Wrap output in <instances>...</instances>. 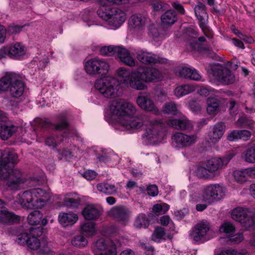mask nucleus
<instances>
[{"label":"nucleus","instance_id":"obj_1","mask_svg":"<svg viewBox=\"0 0 255 255\" xmlns=\"http://www.w3.org/2000/svg\"><path fill=\"white\" fill-rule=\"evenodd\" d=\"M110 112L124 129L133 131L140 128L144 124L145 128L142 135L143 138L153 143L163 139L162 121L154 120L145 122L140 118L134 117L136 109L132 104L122 99L114 100L110 105Z\"/></svg>","mask_w":255,"mask_h":255},{"label":"nucleus","instance_id":"obj_2","mask_svg":"<svg viewBox=\"0 0 255 255\" xmlns=\"http://www.w3.org/2000/svg\"><path fill=\"white\" fill-rule=\"evenodd\" d=\"M0 179L6 181V185L11 190H18L27 179L21 172L14 168L13 165L18 161V156L9 150L0 151Z\"/></svg>","mask_w":255,"mask_h":255},{"label":"nucleus","instance_id":"obj_3","mask_svg":"<svg viewBox=\"0 0 255 255\" xmlns=\"http://www.w3.org/2000/svg\"><path fill=\"white\" fill-rule=\"evenodd\" d=\"M51 197L49 191L36 188L20 192L17 199L23 208L32 210L41 209L46 205Z\"/></svg>","mask_w":255,"mask_h":255},{"label":"nucleus","instance_id":"obj_4","mask_svg":"<svg viewBox=\"0 0 255 255\" xmlns=\"http://www.w3.org/2000/svg\"><path fill=\"white\" fill-rule=\"evenodd\" d=\"M133 74L136 80L134 83V87H136L138 91L146 90L147 86L146 83L159 81L162 78V73L153 67L139 66Z\"/></svg>","mask_w":255,"mask_h":255},{"label":"nucleus","instance_id":"obj_5","mask_svg":"<svg viewBox=\"0 0 255 255\" xmlns=\"http://www.w3.org/2000/svg\"><path fill=\"white\" fill-rule=\"evenodd\" d=\"M99 17L108 21L110 25L119 27L126 20L127 14L122 9L110 7L100 6L97 10Z\"/></svg>","mask_w":255,"mask_h":255},{"label":"nucleus","instance_id":"obj_6","mask_svg":"<svg viewBox=\"0 0 255 255\" xmlns=\"http://www.w3.org/2000/svg\"><path fill=\"white\" fill-rule=\"evenodd\" d=\"M118 82L116 79L110 76H106L97 79L95 83L96 89L105 97L115 98L118 95Z\"/></svg>","mask_w":255,"mask_h":255},{"label":"nucleus","instance_id":"obj_7","mask_svg":"<svg viewBox=\"0 0 255 255\" xmlns=\"http://www.w3.org/2000/svg\"><path fill=\"white\" fill-rule=\"evenodd\" d=\"M225 189L219 184H211L205 186L200 194L201 201L212 204L220 200L224 196Z\"/></svg>","mask_w":255,"mask_h":255},{"label":"nucleus","instance_id":"obj_8","mask_svg":"<svg viewBox=\"0 0 255 255\" xmlns=\"http://www.w3.org/2000/svg\"><path fill=\"white\" fill-rule=\"evenodd\" d=\"M120 244L117 240L100 239L94 244L95 255H117V247Z\"/></svg>","mask_w":255,"mask_h":255},{"label":"nucleus","instance_id":"obj_9","mask_svg":"<svg viewBox=\"0 0 255 255\" xmlns=\"http://www.w3.org/2000/svg\"><path fill=\"white\" fill-rule=\"evenodd\" d=\"M109 68L108 62L99 58L89 60L85 64L86 72L92 75L105 74L109 71Z\"/></svg>","mask_w":255,"mask_h":255},{"label":"nucleus","instance_id":"obj_10","mask_svg":"<svg viewBox=\"0 0 255 255\" xmlns=\"http://www.w3.org/2000/svg\"><path fill=\"white\" fill-rule=\"evenodd\" d=\"M210 226L209 222L203 220L192 228L189 233L190 239L195 243H203L207 240L208 233L209 232Z\"/></svg>","mask_w":255,"mask_h":255},{"label":"nucleus","instance_id":"obj_11","mask_svg":"<svg viewBox=\"0 0 255 255\" xmlns=\"http://www.w3.org/2000/svg\"><path fill=\"white\" fill-rule=\"evenodd\" d=\"M26 47L20 42H15L0 49V59L7 56L14 59H20L26 52Z\"/></svg>","mask_w":255,"mask_h":255},{"label":"nucleus","instance_id":"obj_12","mask_svg":"<svg viewBox=\"0 0 255 255\" xmlns=\"http://www.w3.org/2000/svg\"><path fill=\"white\" fill-rule=\"evenodd\" d=\"M213 76L224 84H230L235 81L234 75L228 69L220 64H215L212 67Z\"/></svg>","mask_w":255,"mask_h":255},{"label":"nucleus","instance_id":"obj_13","mask_svg":"<svg viewBox=\"0 0 255 255\" xmlns=\"http://www.w3.org/2000/svg\"><path fill=\"white\" fill-rule=\"evenodd\" d=\"M130 214L128 209L124 206H115L108 212L109 216L116 219L124 226L129 222Z\"/></svg>","mask_w":255,"mask_h":255},{"label":"nucleus","instance_id":"obj_14","mask_svg":"<svg viewBox=\"0 0 255 255\" xmlns=\"http://www.w3.org/2000/svg\"><path fill=\"white\" fill-rule=\"evenodd\" d=\"M197 139L195 135H187L181 132H177L172 136V144L178 148H184L194 144Z\"/></svg>","mask_w":255,"mask_h":255},{"label":"nucleus","instance_id":"obj_15","mask_svg":"<svg viewBox=\"0 0 255 255\" xmlns=\"http://www.w3.org/2000/svg\"><path fill=\"white\" fill-rule=\"evenodd\" d=\"M136 103L140 108L145 111L152 113L155 115L159 114V109L147 94L138 96L136 98Z\"/></svg>","mask_w":255,"mask_h":255},{"label":"nucleus","instance_id":"obj_16","mask_svg":"<svg viewBox=\"0 0 255 255\" xmlns=\"http://www.w3.org/2000/svg\"><path fill=\"white\" fill-rule=\"evenodd\" d=\"M136 58L145 64L165 63L167 60L146 51L138 50L136 53Z\"/></svg>","mask_w":255,"mask_h":255},{"label":"nucleus","instance_id":"obj_17","mask_svg":"<svg viewBox=\"0 0 255 255\" xmlns=\"http://www.w3.org/2000/svg\"><path fill=\"white\" fill-rule=\"evenodd\" d=\"M136 71L137 68L129 71L124 68H120L117 70V73L122 83L125 84L127 86L131 89L136 90V88L134 87V83L136 82V80L133 74Z\"/></svg>","mask_w":255,"mask_h":255},{"label":"nucleus","instance_id":"obj_18","mask_svg":"<svg viewBox=\"0 0 255 255\" xmlns=\"http://www.w3.org/2000/svg\"><path fill=\"white\" fill-rule=\"evenodd\" d=\"M226 129L224 123L218 122L214 125L211 128L207 135L208 141L212 143L218 142L223 135Z\"/></svg>","mask_w":255,"mask_h":255},{"label":"nucleus","instance_id":"obj_19","mask_svg":"<svg viewBox=\"0 0 255 255\" xmlns=\"http://www.w3.org/2000/svg\"><path fill=\"white\" fill-rule=\"evenodd\" d=\"M176 74L179 77L194 81H203L201 75L197 70L186 67H182L176 70Z\"/></svg>","mask_w":255,"mask_h":255},{"label":"nucleus","instance_id":"obj_20","mask_svg":"<svg viewBox=\"0 0 255 255\" xmlns=\"http://www.w3.org/2000/svg\"><path fill=\"white\" fill-rule=\"evenodd\" d=\"M2 114L1 118H0V137L3 140L8 139L16 131L17 128L16 127L5 123L6 117L4 114L1 111Z\"/></svg>","mask_w":255,"mask_h":255},{"label":"nucleus","instance_id":"obj_21","mask_svg":"<svg viewBox=\"0 0 255 255\" xmlns=\"http://www.w3.org/2000/svg\"><path fill=\"white\" fill-rule=\"evenodd\" d=\"M167 125L176 129L181 130L189 129L193 128L192 122L186 117H182L179 119H170L167 122Z\"/></svg>","mask_w":255,"mask_h":255},{"label":"nucleus","instance_id":"obj_22","mask_svg":"<svg viewBox=\"0 0 255 255\" xmlns=\"http://www.w3.org/2000/svg\"><path fill=\"white\" fill-rule=\"evenodd\" d=\"M227 158H214L207 160L206 166L208 168L209 172L214 173L217 170L222 169L229 162Z\"/></svg>","mask_w":255,"mask_h":255},{"label":"nucleus","instance_id":"obj_23","mask_svg":"<svg viewBox=\"0 0 255 255\" xmlns=\"http://www.w3.org/2000/svg\"><path fill=\"white\" fill-rule=\"evenodd\" d=\"M116 54L117 55L123 63L130 67L135 65L134 59L130 55V54L127 49L120 46H118L117 49H116Z\"/></svg>","mask_w":255,"mask_h":255},{"label":"nucleus","instance_id":"obj_24","mask_svg":"<svg viewBox=\"0 0 255 255\" xmlns=\"http://www.w3.org/2000/svg\"><path fill=\"white\" fill-rule=\"evenodd\" d=\"M78 220V215L72 212H61L58 216V221L64 227L73 225Z\"/></svg>","mask_w":255,"mask_h":255},{"label":"nucleus","instance_id":"obj_25","mask_svg":"<svg viewBox=\"0 0 255 255\" xmlns=\"http://www.w3.org/2000/svg\"><path fill=\"white\" fill-rule=\"evenodd\" d=\"M82 215L86 220H96L100 217L101 213L95 206L88 205L82 210Z\"/></svg>","mask_w":255,"mask_h":255},{"label":"nucleus","instance_id":"obj_26","mask_svg":"<svg viewBox=\"0 0 255 255\" xmlns=\"http://www.w3.org/2000/svg\"><path fill=\"white\" fill-rule=\"evenodd\" d=\"M17 77L16 80L12 81L9 89L10 95L15 98L21 96L24 91V84L21 77L18 74H17Z\"/></svg>","mask_w":255,"mask_h":255},{"label":"nucleus","instance_id":"obj_27","mask_svg":"<svg viewBox=\"0 0 255 255\" xmlns=\"http://www.w3.org/2000/svg\"><path fill=\"white\" fill-rule=\"evenodd\" d=\"M250 213L249 209L243 207H238L232 211V218L234 220L241 223H244Z\"/></svg>","mask_w":255,"mask_h":255},{"label":"nucleus","instance_id":"obj_28","mask_svg":"<svg viewBox=\"0 0 255 255\" xmlns=\"http://www.w3.org/2000/svg\"><path fill=\"white\" fill-rule=\"evenodd\" d=\"M20 218L12 212H9L5 209L0 210V223L7 224L16 223L19 221Z\"/></svg>","mask_w":255,"mask_h":255},{"label":"nucleus","instance_id":"obj_29","mask_svg":"<svg viewBox=\"0 0 255 255\" xmlns=\"http://www.w3.org/2000/svg\"><path fill=\"white\" fill-rule=\"evenodd\" d=\"M197 86V85L196 84H184L179 86L175 89L174 95L176 97L180 98L195 91Z\"/></svg>","mask_w":255,"mask_h":255},{"label":"nucleus","instance_id":"obj_30","mask_svg":"<svg viewBox=\"0 0 255 255\" xmlns=\"http://www.w3.org/2000/svg\"><path fill=\"white\" fill-rule=\"evenodd\" d=\"M160 19L162 25L168 27L176 21L177 16L173 10H168L161 16Z\"/></svg>","mask_w":255,"mask_h":255},{"label":"nucleus","instance_id":"obj_31","mask_svg":"<svg viewBox=\"0 0 255 255\" xmlns=\"http://www.w3.org/2000/svg\"><path fill=\"white\" fill-rule=\"evenodd\" d=\"M17 74L14 73H7L0 80V90L4 92L9 88L12 83V81H15L17 78Z\"/></svg>","mask_w":255,"mask_h":255},{"label":"nucleus","instance_id":"obj_32","mask_svg":"<svg viewBox=\"0 0 255 255\" xmlns=\"http://www.w3.org/2000/svg\"><path fill=\"white\" fill-rule=\"evenodd\" d=\"M219 100L214 98H209L207 100L206 111L209 115H216L219 109Z\"/></svg>","mask_w":255,"mask_h":255},{"label":"nucleus","instance_id":"obj_33","mask_svg":"<svg viewBox=\"0 0 255 255\" xmlns=\"http://www.w3.org/2000/svg\"><path fill=\"white\" fill-rule=\"evenodd\" d=\"M128 24L132 28H141L145 25V18L140 14L132 15L129 18Z\"/></svg>","mask_w":255,"mask_h":255},{"label":"nucleus","instance_id":"obj_34","mask_svg":"<svg viewBox=\"0 0 255 255\" xmlns=\"http://www.w3.org/2000/svg\"><path fill=\"white\" fill-rule=\"evenodd\" d=\"M38 253L42 255H52L53 251V244L47 238H42Z\"/></svg>","mask_w":255,"mask_h":255},{"label":"nucleus","instance_id":"obj_35","mask_svg":"<svg viewBox=\"0 0 255 255\" xmlns=\"http://www.w3.org/2000/svg\"><path fill=\"white\" fill-rule=\"evenodd\" d=\"M206 6L201 2H198L194 7V11L197 18L204 23L208 17L206 11Z\"/></svg>","mask_w":255,"mask_h":255},{"label":"nucleus","instance_id":"obj_36","mask_svg":"<svg viewBox=\"0 0 255 255\" xmlns=\"http://www.w3.org/2000/svg\"><path fill=\"white\" fill-rule=\"evenodd\" d=\"M96 224L93 222L85 223L81 225V233L87 237L94 236L96 233Z\"/></svg>","mask_w":255,"mask_h":255},{"label":"nucleus","instance_id":"obj_37","mask_svg":"<svg viewBox=\"0 0 255 255\" xmlns=\"http://www.w3.org/2000/svg\"><path fill=\"white\" fill-rule=\"evenodd\" d=\"M97 189L99 192L107 195L114 194L117 190V188L114 185L104 182L98 184Z\"/></svg>","mask_w":255,"mask_h":255},{"label":"nucleus","instance_id":"obj_38","mask_svg":"<svg viewBox=\"0 0 255 255\" xmlns=\"http://www.w3.org/2000/svg\"><path fill=\"white\" fill-rule=\"evenodd\" d=\"M162 111L165 114L176 115L179 113V106L173 102L166 103L163 106Z\"/></svg>","mask_w":255,"mask_h":255},{"label":"nucleus","instance_id":"obj_39","mask_svg":"<svg viewBox=\"0 0 255 255\" xmlns=\"http://www.w3.org/2000/svg\"><path fill=\"white\" fill-rule=\"evenodd\" d=\"M42 214L38 210H34L31 212L28 216V222L31 225H38L41 220Z\"/></svg>","mask_w":255,"mask_h":255},{"label":"nucleus","instance_id":"obj_40","mask_svg":"<svg viewBox=\"0 0 255 255\" xmlns=\"http://www.w3.org/2000/svg\"><path fill=\"white\" fill-rule=\"evenodd\" d=\"M148 220L144 214H139L135 218L133 226L137 229L146 228L148 225Z\"/></svg>","mask_w":255,"mask_h":255},{"label":"nucleus","instance_id":"obj_41","mask_svg":"<svg viewBox=\"0 0 255 255\" xmlns=\"http://www.w3.org/2000/svg\"><path fill=\"white\" fill-rule=\"evenodd\" d=\"M71 243L73 246L76 247L83 248L88 245V242L83 235H79L73 238L71 240Z\"/></svg>","mask_w":255,"mask_h":255},{"label":"nucleus","instance_id":"obj_42","mask_svg":"<svg viewBox=\"0 0 255 255\" xmlns=\"http://www.w3.org/2000/svg\"><path fill=\"white\" fill-rule=\"evenodd\" d=\"M245 161L250 163H255V145L248 148L243 153Z\"/></svg>","mask_w":255,"mask_h":255},{"label":"nucleus","instance_id":"obj_43","mask_svg":"<svg viewBox=\"0 0 255 255\" xmlns=\"http://www.w3.org/2000/svg\"><path fill=\"white\" fill-rule=\"evenodd\" d=\"M41 239L32 236L29 239V241L27 242V246L28 248L31 250L38 252V249L40 245Z\"/></svg>","mask_w":255,"mask_h":255},{"label":"nucleus","instance_id":"obj_44","mask_svg":"<svg viewBox=\"0 0 255 255\" xmlns=\"http://www.w3.org/2000/svg\"><path fill=\"white\" fill-rule=\"evenodd\" d=\"M165 233L164 228L159 227H156L152 235V240L155 242H159L162 240L165 239Z\"/></svg>","mask_w":255,"mask_h":255},{"label":"nucleus","instance_id":"obj_45","mask_svg":"<svg viewBox=\"0 0 255 255\" xmlns=\"http://www.w3.org/2000/svg\"><path fill=\"white\" fill-rule=\"evenodd\" d=\"M80 203V200L78 198L73 197L72 195L68 194L65 197L63 203L67 207H75L78 206Z\"/></svg>","mask_w":255,"mask_h":255},{"label":"nucleus","instance_id":"obj_46","mask_svg":"<svg viewBox=\"0 0 255 255\" xmlns=\"http://www.w3.org/2000/svg\"><path fill=\"white\" fill-rule=\"evenodd\" d=\"M133 1L132 0H101L100 6L108 7L112 4H123Z\"/></svg>","mask_w":255,"mask_h":255},{"label":"nucleus","instance_id":"obj_47","mask_svg":"<svg viewBox=\"0 0 255 255\" xmlns=\"http://www.w3.org/2000/svg\"><path fill=\"white\" fill-rule=\"evenodd\" d=\"M237 127H249L252 128L254 127V123L252 121L248 120L245 116L240 118L236 123Z\"/></svg>","mask_w":255,"mask_h":255},{"label":"nucleus","instance_id":"obj_48","mask_svg":"<svg viewBox=\"0 0 255 255\" xmlns=\"http://www.w3.org/2000/svg\"><path fill=\"white\" fill-rule=\"evenodd\" d=\"M235 180L239 183H244L248 180L245 170H237L233 172Z\"/></svg>","mask_w":255,"mask_h":255},{"label":"nucleus","instance_id":"obj_49","mask_svg":"<svg viewBox=\"0 0 255 255\" xmlns=\"http://www.w3.org/2000/svg\"><path fill=\"white\" fill-rule=\"evenodd\" d=\"M169 209V206L166 203L157 204L153 206L152 210L158 215L165 213Z\"/></svg>","mask_w":255,"mask_h":255},{"label":"nucleus","instance_id":"obj_50","mask_svg":"<svg viewBox=\"0 0 255 255\" xmlns=\"http://www.w3.org/2000/svg\"><path fill=\"white\" fill-rule=\"evenodd\" d=\"M217 255H248V252L246 250H225L222 251Z\"/></svg>","mask_w":255,"mask_h":255},{"label":"nucleus","instance_id":"obj_51","mask_svg":"<svg viewBox=\"0 0 255 255\" xmlns=\"http://www.w3.org/2000/svg\"><path fill=\"white\" fill-rule=\"evenodd\" d=\"M117 47L114 46H104L101 48L100 52L103 55L113 56L116 54V49H117Z\"/></svg>","mask_w":255,"mask_h":255},{"label":"nucleus","instance_id":"obj_52","mask_svg":"<svg viewBox=\"0 0 255 255\" xmlns=\"http://www.w3.org/2000/svg\"><path fill=\"white\" fill-rule=\"evenodd\" d=\"M30 237L31 236L26 232L20 233L17 235L16 242L20 245H27Z\"/></svg>","mask_w":255,"mask_h":255},{"label":"nucleus","instance_id":"obj_53","mask_svg":"<svg viewBox=\"0 0 255 255\" xmlns=\"http://www.w3.org/2000/svg\"><path fill=\"white\" fill-rule=\"evenodd\" d=\"M150 32L154 39L163 38L167 35L166 32L163 28H152Z\"/></svg>","mask_w":255,"mask_h":255},{"label":"nucleus","instance_id":"obj_54","mask_svg":"<svg viewBox=\"0 0 255 255\" xmlns=\"http://www.w3.org/2000/svg\"><path fill=\"white\" fill-rule=\"evenodd\" d=\"M235 230V227L232 223L229 222L225 223L220 228V231L221 232L225 233L227 234L233 233Z\"/></svg>","mask_w":255,"mask_h":255},{"label":"nucleus","instance_id":"obj_55","mask_svg":"<svg viewBox=\"0 0 255 255\" xmlns=\"http://www.w3.org/2000/svg\"><path fill=\"white\" fill-rule=\"evenodd\" d=\"M208 168L205 166L199 167L196 171L197 176L200 178H207L209 177Z\"/></svg>","mask_w":255,"mask_h":255},{"label":"nucleus","instance_id":"obj_56","mask_svg":"<svg viewBox=\"0 0 255 255\" xmlns=\"http://www.w3.org/2000/svg\"><path fill=\"white\" fill-rule=\"evenodd\" d=\"M198 93L202 96L207 97L214 95L215 94V90L210 87H202L198 90Z\"/></svg>","mask_w":255,"mask_h":255},{"label":"nucleus","instance_id":"obj_57","mask_svg":"<svg viewBox=\"0 0 255 255\" xmlns=\"http://www.w3.org/2000/svg\"><path fill=\"white\" fill-rule=\"evenodd\" d=\"M23 27L24 26L12 24L7 27L6 31L10 34H16L21 31Z\"/></svg>","mask_w":255,"mask_h":255},{"label":"nucleus","instance_id":"obj_58","mask_svg":"<svg viewBox=\"0 0 255 255\" xmlns=\"http://www.w3.org/2000/svg\"><path fill=\"white\" fill-rule=\"evenodd\" d=\"M189 107L190 109L195 113L200 112L202 109V106L195 101H191L190 102Z\"/></svg>","mask_w":255,"mask_h":255},{"label":"nucleus","instance_id":"obj_59","mask_svg":"<svg viewBox=\"0 0 255 255\" xmlns=\"http://www.w3.org/2000/svg\"><path fill=\"white\" fill-rule=\"evenodd\" d=\"M152 7L154 11L164 10L166 8L164 4L159 0H154L151 3Z\"/></svg>","mask_w":255,"mask_h":255},{"label":"nucleus","instance_id":"obj_60","mask_svg":"<svg viewBox=\"0 0 255 255\" xmlns=\"http://www.w3.org/2000/svg\"><path fill=\"white\" fill-rule=\"evenodd\" d=\"M57 138V137L56 138L52 136L48 137L45 140L46 145L52 147L56 146L60 143Z\"/></svg>","mask_w":255,"mask_h":255},{"label":"nucleus","instance_id":"obj_61","mask_svg":"<svg viewBox=\"0 0 255 255\" xmlns=\"http://www.w3.org/2000/svg\"><path fill=\"white\" fill-rule=\"evenodd\" d=\"M148 195L154 197L158 193V188L155 185H150L147 187L146 188Z\"/></svg>","mask_w":255,"mask_h":255},{"label":"nucleus","instance_id":"obj_62","mask_svg":"<svg viewBox=\"0 0 255 255\" xmlns=\"http://www.w3.org/2000/svg\"><path fill=\"white\" fill-rule=\"evenodd\" d=\"M239 130H233L228 133L227 139L230 141H234L240 139Z\"/></svg>","mask_w":255,"mask_h":255},{"label":"nucleus","instance_id":"obj_63","mask_svg":"<svg viewBox=\"0 0 255 255\" xmlns=\"http://www.w3.org/2000/svg\"><path fill=\"white\" fill-rule=\"evenodd\" d=\"M96 172L92 170L86 171L83 174V176L88 180H93L96 178Z\"/></svg>","mask_w":255,"mask_h":255},{"label":"nucleus","instance_id":"obj_64","mask_svg":"<svg viewBox=\"0 0 255 255\" xmlns=\"http://www.w3.org/2000/svg\"><path fill=\"white\" fill-rule=\"evenodd\" d=\"M240 139L245 140H248L251 136V132L247 130H239Z\"/></svg>","mask_w":255,"mask_h":255}]
</instances>
